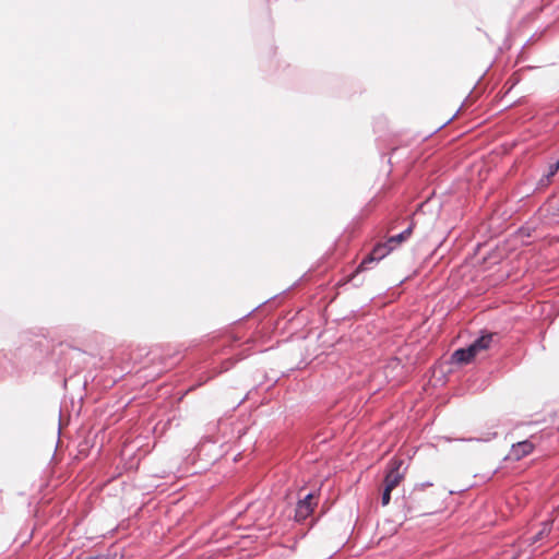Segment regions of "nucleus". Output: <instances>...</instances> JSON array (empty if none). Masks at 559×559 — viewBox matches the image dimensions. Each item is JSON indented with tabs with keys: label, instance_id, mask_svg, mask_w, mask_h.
Returning a JSON list of instances; mask_svg holds the SVG:
<instances>
[{
	"label": "nucleus",
	"instance_id": "obj_7",
	"mask_svg": "<svg viewBox=\"0 0 559 559\" xmlns=\"http://www.w3.org/2000/svg\"><path fill=\"white\" fill-rule=\"evenodd\" d=\"M551 532V523L543 522L540 530L532 537L531 544L534 545L540 540H543L546 536H548Z\"/></svg>",
	"mask_w": 559,
	"mask_h": 559
},
{
	"label": "nucleus",
	"instance_id": "obj_8",
	"mask_svg": "<svg viewBox=\"0 0 559 559\" xmlns=\"http://www.w3.org/2000/svg\"><path fill=\"white\" fill-rule=\"evenodd\" d=\"M413 231V225H409L405 230H403L402 233L395 235V236H392L389 238V243L391 246L395 245V243H401L403 241H405L406 239H408V237L411 236Z\"/></svg>",
	"mask_w": 559,
	"mask_h": 559
},
{
	"label": "nucleus",
	"instance_id": "obj_4",
	"mask_svg": "<svg viewBox=\"0 0 559 559\" xmlns=\"http://www.w3.org/2000/svg\"><path fill=\"white\" fill-rule=\"evenodd\" d=\"M533 450H534L533 443L525 440V441L518 442L516 444H513L510 454L514 460L519 461V460L523 459L524 456L531 454L533 452Z\"/></svg>",
	"mask_w": 559,
	"mask_h": 559
},
{
	"label": "nucleus",
	"instance_id": "obj_11",
	"mask_svg": "<svg viewBox=\"0 0 559 559\" xmlns=\"http://www.w3.org/2000/svg\"><path fill=\"white\" fill-rule=\"evenodd\" d=\"M555 169H559V159L555 163Z\"/></svg>",
	"mask_w": 559,
	"mask_h": 559
},
{
	"label": "nucleus",
	"instance_id": "obj_6",
	"mask_svg": "<svg viewBox=\"0 0 559 559\" xmlns=\"http://www.w3.org/2000/svg\"><path fill=\"white\" fill-rule=\"evenodd\" d=\"M475 354L473 352V347L467 346L466 348H459L452 354V361L456 364H468Z\"/></svg>",
	"mask_w": 559,
	"mask_h": 559
},
{
	"label": "nucleus",
	"instance_id": "obj_3",
	"mask_svg": "<svg viewBox=\"0 0 559 559\" xmlns=\"http://www.w3.org/2000/svg\"><path fill=\"white\" fill-rule=\"evenodd\" d=\"M312 495L308 493L302 500H299L295 509V520L301 522L306 520L313 511Z\"/></svg>",
	"mask_w": 559,
	"mask_h": 559
},
{
	"label": "nucleus",
	"instance_id": "obj_10",
	"mask_svg": "<svg viewBox=\"0 0 559 559\" xmlns=\"http://www.w3.org/2000/svg\"><path fill=\"white\" fill-rule=\"evenodd\" d=\"M428 486H432V484H431V483H423V484H420V485H417V486L415 487V489H416V490H417V489L423 490L425 487H428Z\"/></svg>",
	"mask_w": 559,
	"mask_h": 559
},
{
	"label": "nucleus",
	"instance_id": "obj_9",
	"mask_svg": "<svg viewBox=\"0 0 559 559\" xmlns=\"http://www.w3.org/2000/svg\"><path fill=\"white\" fill-rule=\"evenodd\" d=\"M558 170H559V169H555V164L550 165V167H549V173H548V176H547V177L549 178V177L555 176V175L557 174V171H558Z\"/></svg>",
	"mask_w": 559,
	"mask_h": 559
},
{
	"label": "nucleus",
	"instance_id": "obj_1",
	"mask_svg": "<svg viewBox=\"0 0 559 559\" xmlns=\"http://www.w3.org/2000/svg\"><path fill=\"white\" fill-rule=\"evenodd\" d=\"M403 461L397 457H393L389 461L386 473L384 476V489L381 496L382 506H386L391 500L392 490L403 480L404 472L401 471Z\"/></svg>",
	"mask_w": 559,
	"mask_h": 559
},
{
	"label": "nucleus",
	"instance_id": "obj_2",
	"mask_svg": "<svg viewBox=\"0 0 559 559\" xmlns=\"http://www.w3.org/2000/svg\"><path fill=\"white\" fill-rule=\"evenodd\" d=\"M394 246H391L389 241L386 243H378L373 247L371 252L367 254L358 266V271H366L371 267V264L374 262H379L383 258H385L392 250Z\"/></svg>",
	"mask_w": 559,
	"mask_h": 559
},
{
	"label": "nucleus",
	"instance_id": "obj_5",
	"mask_svg": "<svg viewBox=\"0 0 559 559\" xmlns=\"http://www.w3.org/2000/svg\"><path fill=\"white\" fill-rule=\"evenodd\" d=\"M493 334L492 333H485L481 334L478 338H476L469 346L473 347V352L476 355H478L480 352L486 350L490 347V344L492 342Z\"/></svg>",
	"mask_w": 559,
	"mask_h": 559
}]
</instances>
